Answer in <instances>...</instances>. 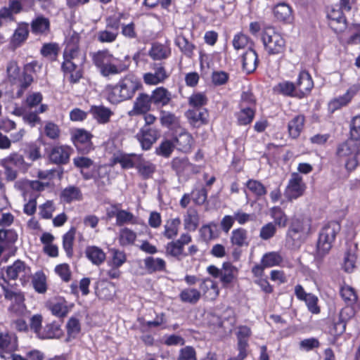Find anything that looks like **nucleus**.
<instances>
[{"mask_svg":"<svg viewBox=\"0 0 360 360\" xmlns=\"http://www.w3.org/2000/svg\"><path fill=\"white\" fill-rule=\"evenodd\" d=\"M93 63L104 77L119 75L126 71L128 66L115 58L108 49L90 53Z\"/></svg>","mask_w":360,"mask_h":360,"instance_id":"1","label":"nucleus"},{"mask_svg":"<svg viewBox=\"0 0 360 360\" xmlns=\"http://www.w3.org/2000/svg\"><path fill=\"white\" fill-rule=\"evenodd\" d=\"M236 269L230 263H224L221 269L219 278L224 286L231 283L234 278Z\"/></svg>","mask_w":360,"mask_h":360,"instance_id":"51","label":"nucleus"},{"mask_svg":"<svg viewBox=\"0 0 360 360\" xmlns=\"http://www.w3.org/2000/svg\"><path fill=\"white\" fill-rule=\"evenodd\" d=\"M349 127L350 137L359 141L360 140V115L352 119Z\"/></svg>","mask_w":360,"mask_h":360,"instance_id":"64","label":"nucleus"},{"mask_svg":"<svg viewBox=\"0 0 360 360\" xmlns=\"http://www.w3.org/2000/svg\"><path fill=\"white\" fill-rule=\"evenodd\" d=\"M304 117L302 115L295 117L288 123V128L290 136L293 138H297L304 127Z\"/></svg>","mask_w":360,"mask_h":360,"instance_id":"38","label":"nucleus"},{"mask_svg":"<svg viewBox=\"0 0 360 360\" xmlns=\"http://www.w3.org/2000/svg\"><path fill=\"white\" fill-rule=\"evenodd\" d=\"M139 174L144 179L152 177L156 170V166L151 162L145 160L141 155L136 167Z\"/></svg>","mask_w":360,"mask_h":360,"instance_id":"27","label":"nucleus"},{"mask_svg":"<svg viewBox=\"0 0 360 360\" xmlns=\"http://www.w3.org/2000/svg\"><path fill=\"white\" fill-rule=\"evenodd\" d=\"M152 103L150 96L145 93L140 94L136 97L133 109L129 114V115L146 114L150 110Z\"/></svg>","mask_w":360,"mask_h":360,"instance_id":"15","label":"nucleus"},{"mask_svg":"<svg viewBox=\"0 0 360 360\" xmlns=\"http://www.w3.org/2000/svg\"><path fill=\"white\" fill-rule=\"evenodd\" d=\"M63 58L68 60L82 63L84 56H82L78 47L73 46H67L63 53Z\"/></svg>","mask_w":360,"mask_h":360,"instance_id":"55","label":"nucleus"},{"mask_svg":"<svg viewBox=\"0 0 360 360\" xmlns=\"http://www.w3.org/2000/svg\"><path fill=\"white\" fill-rule=\"evenodd\" d=\"M90 112L99 124H106L109 122L111 116L114 114L110 108L103 105L92 106Z\"/></svg>","mask_w":360,"mask_h":360,"instance_id":"22","label":"nucleus"},{"mask_svg":"<svg viewBox=\"0 0 360 360\" xmlns=\"http://www.w3.org/2000/svg\"><path fill=\"white\" fill-rule=\"evenodd\" d=\"M29 35L28 24L21 23L15 30L11 37V45L13 48L21 46L27 39Z\"/></svg>","mask_w":360,"mask_h":360,"instance_id":"26","label":"nucleus"},{"mask_svg":"<svg viewBox=\"0 0 360 360\" xmlns=\"http://www.w3.org/2000/svg\"><path fill=\"white\" fill-rule=\"evenodd\" d=\"M136 237V232L129 228H123L119 232V243L123 247L132 245L134 244Z\"/></svg>","mask_w":360,"mask_h":360,"instance_id":"42","label":"nucleus"},{"mask_svg":"<svg viewBox=\"0 0 360 360\" xmlns=\"http://www.w3.org/2000/svg\"><path fill=\"white\" fill-rule=\"evenodd\" d=\"M336 154L345 160L346 169L352 172L360 165V143L350 137L338 146Z\"/></svg>","mask_w":360,"mask_h":360,"instance_id":"3","label":"nucleus"},{"mask_svg":"<svg viewBox=\"0 0 360 360\" xmlns=\"http://www.w3.org/2000/svg\"><path fill=\"white\" fill-rule=\"evenodd\" d=\"M270 214L274 219V224L281 228L287 226L288 218L284 211L278 206L274 207L270 210Z\"/></svg>","mask_w":360,"mask_h":360,"instance_id":"44","label":"nucleus"},{"mask_svg":"<svg viewBox=\"0 0 360 360\" xmlns=\"http://www.w3.org/2000/svg\"><path fill=\"white\" fill-rule=\"evenodd\" d=\"M91 138L92 135L82 129L75 130L72 135L74 145L79 152L84 154L89 153L93 149Z\"/></svg>","mask_w":360,"mask_h":360,"instance_id":"8","label":"nucleus"},{"mask_svg":"<svg viewBox=\"0 0 360 360\" xmlns=\"http://www.w3.org/2000/svg\"><path fill=\"white\" fill-rule=\"evenodd\" d=\"M60 199L67 203L79 201L82 199V193L79 188L75 186H69L61 191Z\"/></svg>","mask_w":360,"mask_h":360,"instance_id":"32","label":"nucleus"},{"mask_svg":"<svg viewBox=\"0 0 360 360\" xmlns=\"http://www.w3.org/2000/svg\"><path fill=\"white\" fill-rule=\"evenodd\" d=\"M186 115L190 124L195 127H199L208 122L209 113L205 108L188 110Z\"/></svg>","mask_w":360,"mask_h":360,"instance_id":"16","label":"nucleus"},{"mask_svg":"<svg viewBox=\"0 0 360 360\" xmlns=\"http://www.w3.org/2000/svg\"><path fill=\"white\" fill-rule=\"evenodd\" d=\"M1 162L19 170L22 169L25 171L29 167V165L26 163L23 155L16 152L11 153L9 155L4 158Z\"/></svg>","mask_w":360,"mask_h":360,"instance_id":"29","label":"nucleus"},{"mask_svg":"<svg viewBox=\"0 0 360 360\" xmlns=\"http://www.w3.org/2000/svg\"><path fill=\"white\" fill-rule=\"evenodd\" d=\"M81 330V326L78 319L71 317L67 323L68 338L67 342L75 338Z\"/></svg>","mask_w":360,"mask_h":360,"instance_id":"53","label":"nucleus"},{"mask_svg":"<svg viewBox=\"0 0 360 360\" xmlns=\"http://www.w3.org/2000/svg\"><path fill=\"white\" fill-rule=\"evenodd\" d=\"M309 227L308 219L293 217L287 233V244L292 248H299L302 243L304 234L309 231Z\"/></svg>","mask_w":360,"mask_h":360,"instance_id":"4","label":"nucleus"},{"mask_svg":"<svg viewBox=\"0 0 360 360\" xmlns=\"http://www.w3.org/2000/svg\"><path fill=\"white\" fill-rule=\"evenodd\" d=\"M72 149L68 146H56L49 154L50 160L57 165H65L69 162Z\"/></svg>","mask_w":360,"mask_h":360,"instance_id":"13","label":"nucleus"},{"mask_svg":"<svg viewBox=\"0 0 360 360\" xmlns=\"http://www.w3.org/2000/svg\"><path fill=\"white\" fill-rule=\"evenodd\" d=\"M200 288L205 294H207V296L210 298L214 299L219 295V290L217 283L212 279L207 278L202 281Z\"/></svg>","mask_w":360,"mask_h":360,"instance_id":"46","label":"nucleus"},{"mask_svg":"<svg viewBox=\"0 0 360 360\" xmlns=\"http://www.w3.org/2000/svg\"><path fill=\"white\" fill-rule=\"evenodd\" d=\"M330 19V26L336 31L345 28V18L340 10L332 9L328 14Z\"/></svg>","mask_w":360,"mask_h":360,"instance_id":"31","label":"nucleus"},{"mask_svg":"<svg viewBox=\"0 0 360 360\" xmlns=\"http://www.w3.org/2000/svg\"><path fill=\"white\" fill-rule=\"evenodd\" d=\"M34 289L39 293H44L47 290L46 278L42 271L36 272L32 279Z\"/></svg>","mask_w":360,"mask_h":360,"instance_id":"48","label":"nucleus"},{"mask_svg":"<svg viewBox=\"0 0 360 360\" xmlns=\"http://www.w3.org/2000/svg\"><path fill=\"white\" fill-rule=\"evenodd\" d=\"M50 27L48 18L39 16L32 20L31 23L32 32L35 34H45Z\"/></svg>","mask_w":360,"mask_h":360,"instance_id":"41","label":"nucleus"},{"mask_svg":"<svg viewBox=\"0 0 360 360\" xmlns=\"http://www.w3.org/2000/svg\"><path fill=\"white\" fill-rule=\"evenodd\" d=\"M274 91L283 95L288 96H295L296 94L297 89L295 84L292 82L285 81L278 83L274 88Z\"/></svg>","mask_w":360,"mask_h":360,"instance_id":"52","label":"nucleus"},{"mask_svg":"<svg viewBox=\"0 0 360 360\" xmlns=\"http://www.w3.org/2000/svg\"><path fill=\"white\" fill-rule=\"evenodd\" d=\"M175 44L186 56H192L195 46L185 36L179 34L175 39Z\"/></svg>","mask_w":360,"mask_h":360,"instance_id":"49","label":"nucleus"},{"mask_svg":"<svg viewBox=\"0 0 360 360\" xmlns=\"http://www.w3.org/2000/svg\"><path fill=\"white\" fill-rule=\"evenodd\" d=\"M264 49L269 55H278L284 52L285 41L283 37L274 29L268 27L262 34Z\"/></svg>","mask_w":360,"mask_h":360,"instance_id":"6","label":"nucleus"},{"mask_svg":"<svg viewBox=\"0 0 360 360\" xmlns=\"http://www.w3.org/2000/svg\"><path fill=\"white\" fill-rule=\"evenodd\" d=\"M17 340L14 335L6 332L0 334V349L11 352L17 349Z\"/></svg>","mask_w":360,"mask_h":360,"instance_id":"36","label":"nucleus"},{"mask_svg":"<svg viewBox=\"0 0 360 360\" xmlns=\"http://www.w3.org/2000/svg\"><path fill=\"white\" fill-rule=\"evenodd\" d=\"M358 91L359 87L356 86L350 87L343 96H341L331 101L329 104L330 107L333 110H336L341 108L342 106L346 105L350 102L352 97L357 93Z\"/></svg>","mask_w":360,"mask_h":360,"instance_id":"30","label":"nucleus"},{"mask_svg":"<svg viewBox=\"0 0 360 360\" xmlns=\"http://www.w3.org/2000/svg\"><path fill=\"white\" fill-rule=\"evenodd\" d=\"M180 299L184 302L195 304L201 297L200 292L195 288H186L183 290L180 295Z\"/></svg>","mask_w":360,"mask_h":360,"instance_id":"50","label":"nucleus"},{"mask_svg":"<svg viewBox=\"0 0 360 360\" xmlns=\"http://www.w3.org/2000/svg\"><path fill=\"white\" fill-rule=\"evenodd\" d=\"M251 330L246 326H240L238 328L236 336L238 339V350H247L248 346V340L251 335Z\"/></svg>","mask_w":360,"mask_h":360,"instance_id":"40","label":"nucleus"},{"mask_svg":"<svg viewBox=\"0 0 360 360\" xmlns=\"http://www.w3.org/2000/svg\"><path fill=\"white\" fill-rule=\"evenodd\" d=\"M76 230L75 228H71L63 238V246L69 257L72 255V247L75 240Z\"/></svg>","mask_w":360,"mask_h":360,"instance_id":"56","label":"nucleus"},{"mask_svg":"<svg viewBox=\"0 0 360 360\" xmlns=\"http://www.w3.org/2000/svg\"><path fill=\"white\" fill-rule=\"evenodd\" d=\"M153 103L158 108L164 107L172 101V94L165 87H158L150 95Z\"/></svg>","mask_w":360,"mask_h":360,"instance_id":"17","label":"nucleus"},{"mask_svg":"<svg viewBox=\"0 0 360 360\" xmlns=\"http://www.w3.org/2000/svg\"><path fill=\"white\" fill-rule=\"evenodd\" d=\"M6 274L8 279L20 278L21 281H25L31 274V270L24 262L17 260L12 265L7 266Z\"/></svg>","mask_w":360,"mask_h":360,"instance_id":"10","label":"nucleus"},{"mask_svg":"<svg viewBox=\"0 0 360 360\" xmlns=\"http://www.w3.org/2000/svg\"><path fill=\"white\" fill-rule=\"evenodd\" d=\"M247 188L255 195L262 196L266 193L264 186L259 181L250 179L246 183Z\"/></svg>","mask_w":360,"mask_h":360,"instance_id":"63","label":"nucleus"},{"mask_svg":"<svg viewBox=\"0 0 360 360\" xmlns=\"http://www.w3.org/2000/svg\"><path fill=\"white\" fill-rule=\"evenodd\" d=\"M200 233L202 239L205 241L217 238L219 236L217 224L214 222H211L207 225L202 226L200 229Z\"/></svg>","mask_w":360,"mask_h":360,"instance_id":"45","label":"nucleus"},{"mask_svg":"<svg viewBox=\"0 0 360 360\" xmlns=\"http://www.w3.org/2000/svg\"><path fill=\"white\" fill-rule=\"evenodd\" d=\"M180 224L181 220L179 218H174L167 220L164 226V236L167 239H172L176 236L179 232V227Z\"/></svg>","mask_w":360,"mask_h":360,"instance_id":"43","label":"nucleus"},{"mask_svg":"<svg viewBox=\"0 0 360 360\" xmlns=\"http://www.w3.org/2000/svg\"><path fill=\"white\" fill-rule=\"evenodd\" d=\"M172 167L178 174H184L193 172L194 165L187 158H176L172 161Z\"/></svg>","mask_w":360,"mask_h":360,"instance_id":"35","label":"nucleus"},{"mask_svg":"<svg viewBox=\"0 0 360 360\" xmlns=\"http://www.w3.org/2000/svg\"><path fill=\"white\" fill-rule=\"evenodd\" d=\"M184 228L189 231H195L199 225V215L195 209L189 208L184 219Z\"/></svg>","mask_w":360,"mask_h":360,"instance_id":"39","label":"nucleus"},{"mask_svg":"<svg viewBox=\"0 0 360 360\" xmlns=\"http://www.w3.org/2000/svg\"><path fill=\"white\" fill-rule=\"evenodd\" d=\"M171 54V49L169 46L154 43L148 51V56L155 60H160L167 58Z\"/></svg>","mask_w":360,"mask_h":360,"instance_id":"24","label":"nucleus"},{"mask_svg":"<svg viewBox=\"0 0 360 360\" xmlns=\"http://www.w3.org/2000/svg\"><path fill=\"white\" fill-rule=\"evenodd\" d=\"M63 335V330L57 323L53 322L46 324L39 333L41 339L60 338Z\"/></svg>","mask_w":360,"mask_h":360,"instance_id":"34","label":"nucleus"},{"mask_svg":"<svg viewBox=\"0 0 360 360\" xmlns=\"http://www.w3.org/2000/svg\"><path fill=\"white\" fill-rule=\"evenodd\" d=\"M340 295L347 305H353L357 300V295L354 289L349 285L341 288Z\"/></svg>","mask_w":360,"mask_h":360,"instance_id":"58","label":"nucleus"},{"mask_svg":"<svg viewBox=\"0 0 360 360\" xmlns=\"http://www.w3.org/2000/svg\"><path fill=\"white\" fill-rule=\"evenodd\" d=\"M340 229V224L337 221H330L322 228L317 243L319 255L323 256L329 252Z\"/></svg>","mask_w":360,"mask_h":360,"instance_id":"5","label":"nucleus"},{"mask_svg":"<svg viewBox=\"0 0 360 360\" xmlns=\"http://www.w3.org/2000/svg\"><path fill=\"white\" fill-rule=\"evenodd\" d=\"M140 155L135 153L118 154L113 158L114 163L120 164L124 169L136 167L139 160Z\"/></svg>","mask_w":360,"mask_h":360,"instance_id":"21","label":"nucleus"},{"mask_svg":"<svg viewBox=\"0 0 360 360\" xmlns=\"http://www.w3.org/2000/svg\"><path fill=\"white\" fill-rule=\"evenodd\" d=\"M141 86L139 79L129 75L121 79L115 85L107 86L108 100L113 104L131 99Z\"/></svg>","mask_w":360,"mask_h":360,"instance_id":"2","label":"nucleus"},{"mask_svg":"<svg viewBox=\"0 0 360 360\" xmlns=\"http://www.w3.org/2000/svg\"><path fill=\"white\" fill-rule=\"evenodd\" d=\"M273 13L277 20L281 22H290L293 19L292 8L283 2L276 4Z\"/></svg>","mask_w":360,"mask_h":360,"instance_id":"19","label":"nucleus"},{"mask_svg":"<svg viewBox=\"0 0 360 360\" xmlns=\"http://www.w3.org/2000/svg\"><path fill=\"white\" fill-rule=\"evenodd\" d=\"M94 172V182L99 189L104 188L110 184L109 171L105 166H99Z\"/></svg>","mask_w":360,"mask_h":360,"instance_id":"33","label":"nucleus"},{"mask_svg":"<svg viewBox=\"0 0 360 360\" xmlns=\"http://www.w3.org/2000/svg\"><path fill=\"white\" fill-rule=\"evenodd\" d=\"M283 256L278 252H270L264 254L262 258V264L263 266L272 267L278 266L283 262Z\"/></svg>","mask_w":360,"mask_h":360,"instance_id":"47","label":"nucleus"},{"mask_svg":"<svg viewBox=\"0 0 360 360\" xmlns=\"http://www.w3.org/2000/svg\"><path fill=\"white\" fill-rule=\"evenodd\" d=\"M258 63V57L256 51L252 48H249L248 51L243 55V68L248 74L255 71Z\"/></svg>","mask_w":360,"mask_h":360,"instance_id":"25","label":"nucleus"},{"mask_svg":"<svg viewBox=\"0 0 360 360\" xmlns=\"http://www.w3.org/2000/svg\"><path fill=\"white\" fill-rule=\"evenodd\" d=\"M143 150H149L160 137V131L155 128L143 126L136 135Z\"/></svg>","mask_w":360,"mask_h":360,"instance_id":"9","label":"nucleus"},{"mask_svg":"<svg viewBox=\"0 0 360 360\" xmlns=\"http://www.w3.org/2000/svg\"><path fill=\"white\" fill-rule=\"evenodd\" d=\"M55 210L56 207L53 202L52 200H47L39 206V214L43 219H49L52 218Z\"/></svg>","mask_w":360,"mask_h":360,"instance_id":"59","label":"nucleus"},{"mask_svg":"<svg viewBox=\"0 0 360 360\" xmlns=\"http://www.w3.org/2000/svg\"><path fill=\"white\" fill-rule=\"evenodd\" d=\"M4 291L5 298L11 300L12 302V305L10 307L11 311L18 315L22 314L26 309L24 303V295L21 292H15L8 290H5Z\"/></svg>","mask_w":360,"mask_h":360,"instance_id":"12","label":"nucleus"},{"mask_svg":"<svg viewBox=\"0 0 360 360\" xmlns=\"http://www.w3.org/2000/svg\"><path fill=\"white\" fill-rule=\"evenodd\" d=\"M146 269L149 273L164 271L166 268V262L163 259L148 257L144 259Z\"/></svg>","mask_w":360,"mask_h":360,"instance_id":"37","label":"nucleus"},{"mask_svg":"<svg viewBox=\"0 0 360 360\" xmlns=\"http://www.w3.org/2000/svg\"><path fill=\"white\" fill-rule=\"evenodd\" d=\"M255 112L250 107H244L241 108L238 116V123L241 125H246L250 124L254 117Z\"/></svg>","mask_w":360,"mask_h":360,"instance_id":"61","label":"nucleus"},{"mask_svg":"<svg viewBox=\"0 0 360 360\" xmlns=\"http://www.w3.org/2000/svg\"><path fill=\"white\" fill-rule=\"evenodd\" d=\"M78 62L64 59L62 70L65 73L70 74V80L72 83H77L82 77V71Z\"/></svg>","mask_w":360,"mask_h":360,"instance_id":"20","label":"nucleus"},{"mask_svg":"<svg viewBox=\"0 0 360 360\" xmlns=\"http://www.w3.org/2000/svg\"><path fill=\"white\" fill-rule=\"evenodd\" d=\"M125 224H136V218L131 212L120 210L116 213V224L123 226Z\"/></svg>","mask_w":360,"mask_h":360,"instance_id":"57","label":"nucleus"},{"mask_svg":"<svg viewBox=\"0 0 360 360\" xmlns=\"http://www.w3.org/2000/svg\"><path fill=\"white\" fill-rule=\"evenodd\" d=\"M86 257L94 265L99 266L104 262L106 258L103 250L97 246H88L85 250Z\"/></svg>","mask_w":360,"mask_h":360,"instance_id":"28","label":"nucleus"},{"mask_svg":"<svg viewBox=\"0 0 360 360\" xmlns=\"http://www.w3.org/2000/svg\"><path fill=\"white\" fill-rule=\"evenodd\" d=\"M112 259L110 262L111 266L120 267L127 260L124 252L117 249H111Z\"/></svg>","mask_w":360,"mask_h":360,"instance_id":"62","label":"nucleus"},{"mask_svg":"<svg viewBox=\"0 0 360 360\" xmlns=\"http://www.w3.org/2000/svg\"><path fill=\"white\" fill-rule=\"evenodd\" d=\"M153 72H147L143 75V81L146 84L156 85L163 82L168 77L164 66L160 63H154Z\"/></svg>","mask_w":360,"mask_h":360,"instance_id":"11","label":"nucleus"},{"mask_svg":"<svg viewBox=\"0 0 360 360\" xmlns=\"http://www.w3.org/2000/svg\"><path fill=\"white\" fill-rule=\"evenodd\" d=\"M295 97L302 98L308 94L314 86V82L310 75L306 71H302L296 83Z\"/></svg>","mask_w":360,"mask_h":360,"instance_id":"14","label":"nucleus"},{"mask_svg":"<svg viewBox=\"0 0 360 360\" xmlns=\"http://www.w3.org/2000/svg\"><path fill=\"white\" fill-rule=\"evenodd\" d=\"M230 243L237 248L248 247L250 243L248 231L241 227L233 229L231 233Z\"/></svg>","mask_w":360,"mask_h":360,"instance_id":"18","label":"nucleus"},{"mask_svg":"<svg viewBox=\"0 0 360 360\" xmlns=\"http://www.w3.org/2000/svg\"><path fill=\"white\" fill-rule=\"evenodd\" d=\"M175 148L183 153L191 151L193 139L192 136L188 132L180 133L174 139Z\"/></svg>","mask_w":360,"mask_h":360,"instance_id":"23","label":"nucleus"},{"mask_svg":"<svg viewBox=\"0 0 360 360\" xmlns=\"http://www.w3.org/2000/svg\"><path fill=\"white\" fill-rule=\"evenodd\" d=\"M174 148H176L173 141L165 140L162 141L159 147L156 148V153L159 155L169 158Z\"/></svg>","mask_w":360,"mask_h":360,"instance_id":"60","label":"nucleus"},{"mask_svg":"<svg viewBox=\"0 0 360 360\" xmlns=\"http://www.w3.org/2000/svg\"><path fill=\"white\" fill-rule=\"evenodd\" d=\"M307 186L302 176L297 172H293L288 180L284 195L291 201L302 196Z\"/></svg>","mask_w":360,"mask_h":360,"instance_id":"7","label":"nucleus"},{"mask_svg":"<svg viewBox=\"0 0 360 360\" xmlns=\"http://www.w3.org/2000/svg\"><path fill=\"white\" fill-rule=\"evenodd\" d=\"M40 52L43 56L51 60H55L58 55L59 46L56 43L44 44Z\"/></svg>","mask_w":360,"mask_h":360,"instance_id":"54","label":"nucleus"}]
</instances>
